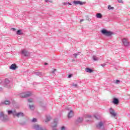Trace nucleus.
Wrapping results in <instances>:
<instances>
[{
  "label": "nucleus",
  "instance_id": "1",
  "mask_svg": "<svg viewBox=\"0 0 130 130\" xmlns=\"http://www.w3.org/2000/svg\"><path fill=\"white\" fill-rule=\"evenodd\" d=\"M101 33L104 35H105V36H107L108 37H110V36H112L113 35V34H114V32L110 30H107L106 29H103L101 30Z\"/></svg>",
  "mask_w": 130,
  "mask_h": 130
},
{
  "label": "nucleus",
  "instance_id": "2",
  "mask_svg": "<svg viewBox=\"0 0 130 130\" xmlns=\"http://www.w3.org/2000/svg\"><path fill=\"white\" fill-rule=\"evenodd\" d=\"M32 95V92L30 91H27L25 92H23L20 94V96L21 98H28V97H30Z\"/></svg>",
  "mask_w": 130,
  "mask_h": 130
},
{
  "label": "nucleus",
  "instance_id": "3",
  "mask_svg": "<svg viewBox=\"0 0 130 130\" xmlns=\"http://www.w3.org/2000/svg\"><path fill=\"white\" fill-rule=\"evenodd\" d=\"M96 128L100 130H105V125L104 123L102 121L99 122L98 124L96 125Z\"/></svg>",
  "mask_w": 130,
  "mask_h": 130
},
{
  "label": "nucleus",
  "instance_id": "4",
  "mask_svg": "<svg viewBox=\"0 0 130 130\" xmlns=\"http://www.w3.org/2000/svg\"><path fill=\"white\" fill-rule=\"evenodd\" d=\"M21 54H22V55H23L24 56L27 57L30 55V53L25 49H23L21 50Z\"/></svg>",
  "mask_w": 130,
  "mask_h": 130
},
{
  "label": "nucleus",
  "instance_id": "5",
  "mask_svg": "<svg viewBox=\"0 0 130 130\" xmlns=\"http://www.w3.org/2000/svg\"><path fill=\"white\" fill-rule=\"evenodd\" d=\"M1 117H3V120H8V119L9 118V116L7 115H5L3 112H0V118Z\"/></svg>",
  "mask_w": 130,
  "mask_h": 130
},
{
  "label": "nucleus",
  "instance_id": "6",
  "mask_svg": "<svg viewBox=\"0 0 130 130\" xmlns=\"http://www.w3.org/2000/svg\"><path fill=\"white\" fill-rule=\"evenodd\" d=\"M57 122H58V119L56 118L54 119V125L52 126V130H57L56 128H55L56 126H57Z\"/></svg>",
  "mask_w": 130,
  "mask_h": 130
},
{
  "label": "nucleus",
  "instance_id": "7",
  "mask_svg": "<svg viewBox=\"0 0 130 130\" xmlns=\"http://www.w3.org/2000/svg\"><path fill=\"white\" fill-rule=\"evenodd\" d=\"M73 4H74V5H79L80 6H83V5H85L86 4V2H82V1H74L73 2Z\"/></svg>",
  "mask_w": 130,
  "mask_h": 130
},
{
  "label": "nucleus",
  "instance_id": "8",
  "mask_svg": "<svg viewBox=\"0 0 130 130\" xmlns=\"http://www.w3.org/2000/svg\"><path fill=\"white\" fill-rule=\"evenodd\" d=\"M34 129H36V130H46L43 127L39 125H35L34 126Z\"/></svg>",
  "mask_w": 130,
  "mask_h": 130
},
{
  "label": "nucleus",
  "instance_id": "9",
  "mask_svg": "<svg viewBox=\"0 0 130 130\" xmlns=\"http://www.w3.org/2000/svg\"><path fill=\"white\" fill-rule=\"evenodd\" d=\"M15 116H16L17 117H24L25 116V114H23V112H18L17 113V112H15Z\"/></svg>",
  "mask_w": 130,
  "mask_h": 130
},
{
  "label": "nucleus",
  "instance_id": "10",
  "mask_svg": "<svg viewBox=\"0 0 130 130\" xmlns=\"http://www.w3.org/2000/svg\"><path fill=\"white\" fill-rule=\"evenodd\" d=\"M4 86L5 87H7V88L10 87V80H9L8 79H5L4 82Z\"/></svg>",
  "mask_w": 130,
  "mask_h": 130
},
{
  "label": "nucleus",
  "instance_id": "11",
  "mask_svg": "<svg viewBox=\"0 0 130 130\" xmlns=\"http://www.w3.org/2000/svg\"><path fill=\"white\" fill-rule=\"evenodd\" d=\"M122 41L124 46H128V45H129V43L127 42V40H126V39H123Z\"/></svg>",
  "mask_w": 130,
  "mask_h": 130
},
{
  "label": "nucleus",
  "instance_id": "12",
  "mask_svg": "<svg viewBox=\"0 0 130 130\" xmlns=\"http://www.w3.org/2000/svg\"><path fill=\"white\" fill-rule=\"evenodd\" d=\"M109 111H110V114H111V115H112V116H114V117H115L116 116V113H115L113 109L110 108L109 110Z\"/></svg>",
  "mask_w": 130,
  "mask_h": 130
},
{
  "label": "nucleus",
  "instance_id": "13",
  "mask_svg": "<svg viewBox=\"0 0 130 130\" xmlns=\"http://www.w3.org/2000/svg\"><path fill=\"white\" fill-rule=\"evenodd\" d=\"M74 116V111L70 110V112L68 114V118H72Z\"/></svg>",
  "mask_w": 130,
  "mask_h": 130
},
{
  "label": "nucleus",
  "instance_id": "14",
  "mask_svg": "<svg viewBox=\"0 0 130 130\" xmlns=\"http://www.w3.org/2000/svg\"><path fill=\"white\" fill-rule=\"evenodd\" d=\"M113 103L115 105H117L119 103V100H118V99L114 98L113 100Z\"/></svg>",
  "mask_w": 130,
  "mask_h": 130
},
{
  "label": "nucleus",
  "instance_id": "15",
  "mask_svg": "<svg viewBox=\"0 0 130 130\" xmlns=\"http://www.w3.org/2000/svg\"><path fill=\"white\" fill-rule=\"evenodd\" d=\"M17 67L15 63L12 64L10 67V70H12L13 71H15L17 69Z\"/></svg>",
  "mask_w": 130,
  "mask_h": 130
},
{
  "label": "nucleus",
  "instance_id": "16",
  "mask_svg": "<svg viewBox=\"0 0 130 130\" xmlns=\"http://www.w3.org/2000/svg\"><path fill=\"white\" fill-rule=\"evenodd\" d=\"M8 113L9 115H11V114H12L13 116H15V115H16V111L8 110Z\"/></svg>",
  "mask_w": 130,
  "mask_h": 130
},
{
  "label": "nucleus",
  "instance_id": "17",
  "mask_svg": "<svg viewBox=\"0 0 130 130\" xmlns=\"http://www.w3.org/2000/svg\"><path fill=\"white\" fill-rule=\"evenodd\" d=\"M83 120H84L83 117H78L76 120V122L77 123H81V122H83Z\"/></svg>",
  "mask_w": 130,
  "mask_h": 130
},
{
  "label": "nucleus",
  "instance_id": "18",
  "mask_svg": "<svg viewBox=\"0 0 130 130\" xmlns=\"http://www.w3.org/2000/svg\"><path fill=\"white\" fill-rule=\"evenodd\" d=\"M1 104H5V105H10L11 104V102L10 101H5L1 103Z\"/></svg>",
  "mask_w": 130,
  "mask_h": 130
},
{
  "label": "nucleus",
  "instance_id": "19",
  "mask_svg": "<svg viewBox=\"0 0 130 130\" xmlns=\"http://www.w3.org/2000/svg\"><path fill=\"white\" fill-rule=\"evenodd\" d=\"M85 71L86 72V73H93V70H92V69L89 68H86L85 69Z\"/></svg>",
  "mask_w": 130,
  "mask_h": 130
},
{
  "label": "nucleus",
  "instance_id": "20",
  "mask_svg": "<svg viewBox=\"0 0 130 130\" xmlns=\"http://www.w3.org/2000/svg\"><path fill=\"white\" fill-rule=\"evenodd\" d=\"M102 14L101 13H97L96 14V17L98 18V19H102Z\"/></svg>",
  "mask_w": 130,
  "mask_h": 130
},
{
  "label": "nucleus",
  "instance_id": "21",
  "mask_svg": "<svg viewBox=\"0 0 130 130\" xmlns=\"http://www.w3.org/2000/svg\"><path fill=\"white\" fill-rule=\"evenodd\" d=\"M16 34L17 35H23V32L21 29H19L16 31Z\"/></svg>",
  "mask_w": 130,
  "mask_h": 130
},
{
  "label": "nucleus",
  "instance_id": "22",
  "mask_svg": "<svg viewBox=\"0 0 130 130\" xmlns=\"http://www.w3.org/2000/svg\"><path fill=\"white\" fill-rule=\"evenodd\" d=\"M35 74L36 76H39V77H42V76H43V74H42V73L41 72H36Z\"/></svg>",
  "mask_w": 130,
  "mask_h": 130
},
{
  "label": "nucleus",
  "instance_id": "23",
  "mask_svg": "<svg viewBox=\"0 0 130 130\" xmlns=\"http://www.w3.org/2000/svg\"><path fill=\"white\" fill-rule=\"evenodd\" d=\"M29 108L31 110H34L35 109V106L34 105H29Z\"/></svg>",
  "mask_w": 130,
  "mask_h": 130
},
{
  "label": "nucleus",
  "instance_id": "24",
  "mask_svg": "<svg viewBox=\"0 0 130 130\" xmlns=\"http://www.w3.org/2000/svg\"><path fill=\"white\" fill-rule=\"evenodd\" d=\"M51 119V117H50V116H47L45 121H46V122H47V121H49V120H50Z\"/></svg>",
  "mask_w": 130,
  "mask_h": 130
},
{
  "label": "nucleus",
  "instance_id": "25",
  "mask_svg": "<svg viewBox=\"0 0 130 130\" xmlns=\"http://www.w3.org/2000/svg\"><path fill=\"white\" fill-rule=\"evenodd\" d=\"M63 5L64 6H68V5H69V6H72V4L70 2H64Z\"/></svg>",
  "mask_w": 130,
  "mask_h": 130
},
{
  "label": "nucleus",
  "instance_id": "26",
  "mask_svg": "<svg viewBox=\"0 0 130 130\" xmlns=\"http://www.w3.org/2000/svg\"><path fill=\"white\" fill-rule=\"evenodd\" d=\"M92 58H93V60H94L95 61H96L98 60V59H99L98 58V57H96V56H95V55H93L92 56Z\"/></svg>",
  "mask_w": 130,
  "mask_h": 130
},
{
  "label": "nucleus",
  "instance_id": "27",
  "mask_svg": "<svg viewBox=\"0 0 130 130\" xmlns=\"http://www.w3.org/2000/svg\"><path fill=\"white\" fill-rule=\"evenodd\" d=\"M93 117H94V118H95L96 119H99V118H100V116L98 115H94Z\"/></svg>",
  "mask_w": 130,
  "mask_h": 130
},
{
  "label": "nucleus",
  "instance_id": "28",
  "mask_svg": "<svg viewBox=\"0 0 130 130\" xmlns=\"http://www.w3.org/2000/svg\"><path fill=\"white\" fill-rule=\"evenodd\" d=\"M119 83H120V80H116L114 81V84H119Z\"/></svg>",
  "mask_w": 130,
  "mask_h": 130
},
{
  "label": "nucleus",
  "instance_id": "29",
  "mask_svg": "<svg viewBox=\"0 0 130 130\" xmlns=\"http://www.w3.org/2000/svg\"><path fill=\"white\" fill-rule=\"evenodd\" d=\"M108 10H114V7H112L110 5H109L108 7Z\"/></svg>",
  "mask_w": 130,
  "mask_h": 130
},
{
  "label": "nucleus",
  "instance_id": "30",
  "mask_svg": "<svg viewBox=\"0 0 130 130\" xmlns=\"http://www.w3.org/2000/svg\"><path fill=\"white\" fill-rule=\"evenodd\" d=\"M33 101H34L33 99H28V102H29V103H32V102H33Z\"/></svg>",
  "mask_w": 130,
  "mask_h": 130
},
{
  "label": "nucleus",
  "instance_id": "31",
  "mask_svg": "<svg viewBox=\"0 0 130 130\" xmlns=\"http://www.w3.org/2000/svg\"><path fill=\"white\" fill-rule=\"evenodd\" d=\"M32 122H37V119L34 118L31 120Z\"/></svg>",
  "mask_w": 130,
  "mask_h": 130
},
{
  "label": "nucleus",
  "instance_id": "32",
  "mask_svg": "<svg viewBox=\"0 0 130 130\" xmlns=\"http://www.w3.org/2000/svg\"><path fill=\"white\" fill-rule=\"evenodd\" d=\"M55 72H56V69H54L52 72H51V74L52 75H54L55 73Z\"/></svg>",
  "mask_w": 130,
  "mask_h": 130
},
{
  "label": "nucleus",
  "instance_id": "33",
  "mask_svg": "<svg viewBox=\"0 0 130 130\" xmlns=\"http://www.w3.org/2000/svg\"><path fill=\"white\" fill-rule=\"evenodd\" d=\"M117 2L119 4H123V1H122V0H117Z\"/></svg>",
  "mask_w": 130,
  "mask_h": 130
},
{
  "label": "nucleus",
  "instance_id": "34",
  "mask_svg": "<svg viewBox=\"0 0 130 130\" xmlns=\"http://www.w3.org/2000/svg\"><path fill=\"white\" fill-rule=\"evenodd\" d=\"M80 54L79 53H75V54H74L73 55H74L75 58H77V56H78V55H79Z\"/></svg>",
  "mask_w": 130,
  "mask_h": 130
},
{
  "label": "nucleus",
  "instance_id": "35",
  "mask_svg": "<svg viewBox=\"0 0 130 130\" xmlns=\"http://www.w3.org/2000/svg\"><path fill=\"white\" fill-rule=\"evenodd\" d=\"M72 77H73V74H69V76H68V78L69 79L71 78Z\"/></svg>",
  "mask_w": 130,
  "mask_h": 130
},
{
  "label": "nucleus",
  "instance_id": "36",
  "mask_svg": "<svg viewBox=\"0 0 130 130\" xmlns=\"http://www.w3.org/2000/svg\"><path fill=\"white\" fill-rule=\"evenodd\" d=\"M72 85L73 86V87H75V88L78 87V84H73Z\"/></svg>",
  "mask_w": 130,
  "mask_h": 130
},
{
  "label": "nucleus",
  "instance_id": "37",
  "mask_svg": "<svg viewBox=\"0 0 130 130\" xmlns=\"http://www.w3.org/2000/svg\"><path fill=\"white\" fill-rule=\"evenodd\" d=\"M61 130H66V127H64V126H62L61 128Z\"/></svg>",
  "mask_w": 130,
  "mask_h": 130
},
{
  "label": "nucleus",
  "instance_id": "38",
  "mask_svg": "<svg viewBox=\"0 0 130 130\" xmlns=\"http://www.w3.org/2000/svg\"><path fill=\"white\" fill-rule=\"evenodd\" d=\"M87 117H88V118H91V117H92V116L90 115H88L87 116Z\"/></svg>",
  "mask_w": 130,
  "mask_h": 130
},
{
  "label": "nucleus",
  "instance_id": "39",
  "mask_svg": "<svg viewBox=\"0 0 130 130\" xmlns=\"http://www.w3.org/2000/svg\"><path fill=\"white\" fill-rule=\"evenodd\" d=\"M11 30H12V31H16V29L15 28H12Z\"/></svg>",
  "mask_w": 130,
  "mask_h": 130
},
{
  "label": "nucleus",
  "instance_id": "40",
  "mask_svg": "<svg viewBox=\"0 0 130 130\" xmlns=\"http://www.w3.org/2000/svg\"><path fill=\"white\" fill-rule=\"evenodd\" d=\"M106 66V64H105V63H104V64H101V66L102 67H105Z\"/></svg>",
  "mask_w": 130,
  "mask_h": 130
},
{
  "label": "nucleus",
  "instance_id": "41",
  "mask_svg": "<svg viewBox=\"0 0 130 130\" xmlns=\"http://www.w3.org/2000/svg\"><path fill=\"white\" fill-rule=\"evenodd\" d=\"M48 64V63H46V62H45V63H44V65L45 66H47Z\"/></svg>",
  "mask_w": 130,
  "mask_h": 130
},
{
  "label": "nucleus",
  "instance_id": "42",
  "mask_svg": "<svg viewBox=\"0 0 130 130\" xmlns=\"http://www.w3.org/2000/svg\"><path fill=\"white\" fill-rule=\"evenodd\" d=\"M83 21H84V19H81L80 20V22H83Z\"/></svg>",
  "mask_w": 130,
  "mask_h": 130
},
{
  "label": "nucleus",
  "instance_id": "43",
  "mask_svg": "<svg viewBox=\"0 0 130 130\" xmlns=\"http://www.w3.org/2000/svg\"><path fill=\"white\" fill-rule=\"evenodd\" d=\"M2 90H3V88L0 87V91H2Z\"/></svg>",
  "mask_w": 130,
  "mask_h": 130
},
{
  "label": "nucleus",
  "instance_id": "44",
  "mask_svg": "<svg viewBox=\"0 0 130 130\" xmlns=\"http://www.w3.org/2000/svg\"><path fill=\"white\" fill-rule=\"evenodd\" d=\"M45 3H47L48 2V0H45Z\"/></svg>",
  "mask_w": 130,
  "mask_h": 130
},
{
  "label": "nucleus",
  "instance_id": "45",
  "mask_svg": "<svg viewBox=\"0 0 130 130\" xmlns=\"http://www.w3.org/2000/svg\"><path fill=\"white\" fill-rule=\"evenodd\" d=\"M35 84H36V83H34V85H35Z\"/></svg>",
  "mask_w": 130,
  "mask_h": 130
},
{
  "label": "nucleus",
  "instance_id": "46",
  "mask_svg": "<svg viewBox=\"0 0 130 130\" xmlns=\"http://www.w3.org/2000/svg\"><path fill=\"white\" fill-rule=\"evenodd\" d=\"M1 81L0 80V83H1Z\"/></svg>",
  "mask_w": 130,
  "mask_h": 130
}]
</instances>
